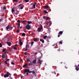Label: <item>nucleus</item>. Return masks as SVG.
I'll return each instance as SVG.
<instances>
[{"label":"nucleus","mask_w":79,"mask_h":79,"mask_svg":"<svg viewBox=\"0 0 79 79\" xmlns=\"http://www.w3.org/2000/svg\"><path fill=\"white\" fill-rule=\"evenodd\" d=\"M9 51H10V52H11V51H12V49L11 48H9Z\"/></svg>","instance_id":"31"},{"label":"nucleus","mask_w":79,"mask_h":79,"mask_svg":"<svg viewBox=\"0 0 79 79\" xmlns=\"http://www.w3.org/2000/svg\"><path fill=\"white\" fill-rule=\"evenodd\" d=\"M23 9V7L21 6V7H20V9L21 10H22V9Z\"/></svg>","instance_id":"44"},{"label":"nucleus","mask_w":79,"mask_h":79,"mask_svg":"<svg viewBox=\"0 0 79 79\" xmlns=\"http://www.w3.org/2000/svg\"><path fill=\"white\" fill-rule=\"evenodd\" d=\"M49 18V17H47L46 18V20L47 21L49 19H48Z\"/></svg>","instance_id":"28"},{"label":"nucleus","mask_w":79,"mask_h":79,"mask_svg":"<svg viewBox=\"0 0 79 79\" xmlns=\"http://www.w3.org/2000/svg\"><path fill=\"white\" fill-rule=\"evenodd\" d=\"M75 67H76L75 69L76 70V71H79V69L77 68V66H76V65L75 66Z\"/></svg>","instance_id":"13"},{"label":"nucleus","mask_w":79,"mask_h":79,"mask_svg":"<svg viewBox=\"0 0 79 79\" xmlns=\"http://www.w3.org/2000/svg\"><path fill=\"white\" fill-rule=\"evenodd\" d=\"M6 29L7 31H8V29H10V27H9V26L8 25L6 27Z\"/></svg>","instance_id":"11"},{"label":"nucleus","mask_w":79,"mask_h":79,"mask_svg":"<svg viewBox=\"0 0 79 79\" xmlns=\"http://www.w3.org/2000/svg\"><path fill=\"white\" fill-rule=\"evenodd\" d=\"M6 61H9L10 59H6Z\"/></svg>","instance_id":"41"},{"label":"nucleus","mask_w":79,"mask_h":79,"mask_svg":"<svg viewBox=\"0 0 79 79\" xmlns=\"http://www.w3.org/2000/svg\"><path fill=\"white\" fill-rule=\"evenodd\" d=\"M6 53H7L6 52H5L4 54H6Z\"/></svg>","instance_id":"61"},{"label":"nucleus","mask_w":79,"mask_h":79,"mask_svg":"<svg viewBox=\"0 0 79 79\" xmlns=\"http://www.w3.org/2000/svg\"><path fill=\"white\" fill-rule=\"evenodd\" d=\"M33 8H35V5H34L33 6Z\"/></svg>","instance_id":"35"},{"label":"nucleus","mask_w":79,"mask_h":79,"mask_svg":"<svg viewBox=\"0 0 79 79\" xmlns=\"http://www.w3.org/2000/svg\"><path fill=\"white\" fill-rule=\"evenodd\" d=\"M26 48H29V45L27 44L26 45Z\"/></svg>","instance_id":"21"},{"label":"nucleus","mask_w":79,"mask_h":79,"mask_svg":"<svg viewBox=\"0 0 79 79\" xmlns=\"http://www.w3.org/2000/svg\"><path fill=\"white\" fill-rule=\"evenodd\" d=\"M47 41L48 42H49V40H48V39L47 40Z\"/></svg>","instance_id":"49"},{"label":"nucleus","mask_w":79,"mask_h":79,"mask_svg":"<svg viewBox=\"0 0 79 79\" xmlns=\"http://www.w3.org/2000/svg\"><path fill=\"white\" fill-rule=\"evenodd\" d=\"M27 62H29L30 61V59H27Z\"/></svg>","instance_id":"23"},{"label":"nucleus","mask_w":79,"mask_h":79,"mask_svg":"<svg viewBox=\"0 0 79 79\" xmlns=\"http://www.w3.org/2000/svg\"><path fill=\"white\" fill-rule=\"evenodd\" d=\"M61 35L59 34V35L58 36V37H60V36Z\"/></svg>","instance_id":"50"},{"label":"nucleus","mask_w":79,"mask_h":79,"mask_svg":"<svg viewBox=\"0 0 79 79\" xmlns=\"http://www.w3.org/2000/svg\"><path fill=\"white\" fill-rule=\"evenodd\" d=\"M22 28H23V27L22 26L20 27V29H22Z\"/></svg>","instance_id":"47"},{"label":"nucleus","mask_w":79,"mask_h":79,"mask_svg":"<svg viewBox=\"0 0 79 79\" xmlns=\"http://www.w3.org/2000/svg\"><path fill=\"white\" fill-rule=\"evenodd\" d=\"M32 65H33V63L32 62V61H30V63L28 64V66H32Z\"/></svg>","instance_id":"9"},{"label":"nucleus","mask_w":79,"mask_h":79,"mask_svg":"<svg viewBox=\"0 0 79 79\" xmlns=\"http://www.w3.org/2000/svg\"><path fill=\"white\" fill-rule=\"evenodd\" d=\"M27 48H26V49H25V51L26 52H27Z\"/></svg>","instance_id":"51"},{"label":"nucleus","mask_w":79,"mask_h":79,"mask_svg":"<svg viewBox=\"0 0 79 79\" xmlns=\"http://www.w3.org/2000/svg\"><path fill=\"white\" fill-rule=\"evenodd\" d=\"M17 12L15 13L16 15H18V14H19V11H16Z\"/></svg>","instance_id":"26"},{"label":"nucleus","mask_w":79,"mask_h":79,"mask_svg":"<svg viewBox=\"0 0 79 79\" xmlns=\"http://www.w3.org/2000/svg\"><path fill=\"white\" fill-rule=\"evenodd\" d=\"M19 44L20 45H23V42H20V43H19Z\"/></svg>","instance_id":"24"},{"label":"nucleus","mask_w":79,"mask_h":79,"mask_svg":"<svg viewBox=\"0 0 79 79\" xmlns=\"http://www.w3.org/2000/svg\"><path fill=\"white\" fill-rule=\"evenodd\" d=\"M13 29V27H10V31H11Z\"/></svg>","instance_id":"40"},{"label":"nucleus","mask_w":79,"mask_h":79,"mask_svg":"<svg viewBox=\"0 0 79 79\" xmlns=\"http://www.w3.org/2000/svg\"><path fill=\"white\" fill-rule=\"evenodd\" d=\"M32 72L31 71H29V72H28L29 73H31Z\"/></svg>","instance_id":"48"},{"label":"nucleus","mask_w":79,"mask_h":79,"mask_svg":"<svg viewBox=\"0 0 79 79\" xmlns=\"http://www.w3.org/2000/svg\"><path fill=\"white\" fill-rule=\"evenodd\" d=\"M35 55H37V53L36 52L35 53Z\"/></svg>","instance_id":"62"},{"label":"nucleus","mask_w":79,"mask_h":79,"mask_svg":"<svg viewBox=\"0 0 79 79\" xmlns=\"http://www.w3.org/2000/svg\"><path fill=\"white\" fill-rule=\"evenodd\" d=\"M47 35L44 36L43 38L44 39H46V38H47Z\"/></svg>","instance_id":"22"},{"label":"nucleus","mask_w":79,"mask_h":79,"mask_svg":"<svg viewBox=\"0 0 79 79\" xmlns=\"http://www.w3.org/2000/svg\"><path fill=\"white\" fill-rule=\"evenodd\" d=\"M14 50H17V48H16L15 47H14Z\"/></svg>","instance_id":"39"},{"label":"nucleus","mask_w":79,"mask_h":79,"mask_svg":"<svg viewBox=\"0 0 79 79\" xmlns=\"http://www.w3.org/2000/svg\"><path fill=\"white\" fill-rule=\"evenodd\" d=\"M65 68H66V69H67L68 68V67L66 66H65Z\"/></svg>","instance_id":"58"},{"label":"nucleus","mask_w":79,"mask_h":79,"mask_svg":"<svg viewBox=\"0 0 79 79\" xmlns=\"http://www.w3.org/2000/svg\"><path fill=\"white\" fill-rule=\"evenodd\" d=\"M4 63H5V64H8L7 61H6V60H5V62H4Z\"/></svg>","instance_id":"33"},{"label":"nucleus","mask_w":79,"mask_h":79,"mask_svg":"<svg viewBox=\"0 0 79 79\" xmlns=\"http://www.w3.org/2000/svg\"><path fill=\"white\" fill-rule=\"evenodd\" d=\"M22 36H23V37H24V36H25V35H26V34H25V33H22Z\"/></svg>","instance_id":"17"},{"label":"nucleus","mask_w":79,"mask_h":79,"mask_svg":"<svg viewBox=\"0 0 79 79\" xmlns=\"http://www.w3.org/2000/svg\"><path fill=\"white\" fill-rule=\"evenodd\" d=\"M44 8H46L47 9H48V6H44Z\"/></svg>","instance_id":"12"},{"label":"nucleus","mask_w":79,"mask_h":79,"mask_svg":"<svg viewBox=\"0 0 79 79\" xmlns=\"http://www.w3.org/2000/svg\"><path fill=\"white\" fill-rule=\"evenodd\" d=\"M48 23H52V21L51 20H49L48 21Z\"/></svg>","instance_id":"32"},{"label":"nucleus","mask_w":79,"mask_h":79,"mask_svg":"<svg viewBox=\"0 0 79 79\" xmlns=\"http://www.w3.org/2000/svg\"><path fill=\"white\" fill-rule=\"evenodd\" d=\"M10 79H12V77H10Z\"/></svg>","instance_id":"56"},{"label":"nucleus","mask_w":79,"mask_h":79,"mask_svg":"<svg viewBox=\"0 0 79 79\" xmlns=\"http://www.w3.org/2000/svg\"><path fill=\"white\" fill-rule=\"evenodd\" d=\"M2 47V43H0V47Z\"/></svg>","instance_id":"36"},{"label":"nucleus","mask_w":79,"mask_h":79,"mask_svg":"<svg viewBox=\"0 0 79 79\" xmlns=\"http://www.w3.org/2000/svg\"><path fill=\"white\" fill-rule=\"evenodd\" d=\"M33 44H34V42H32L31 43V45H33Z\"/></svg>","instance_id":"43"},{"label":"nucleus","mask_w":79,"mask_h":79,"mask_svg":"<svg viewBox=\"0 0 79 79\" xmlns=\"http://www.w3.org/2000/svg\"><path fill=\"white\" fill-rule=\"evenodd\" d=\"M32 73L33 74H35V72L34 71H32Z\"/></svg>","instance_id":"27"},{"label":"nucleus","mask_w":79,"mask_h":79,"mask_svg":"<svg viewBox=\"0 0 79 79\" xmlns=\"http://www.w3.org/2000/svg\"><path fill=\"white\" fill-rule=\"evenodd\" d=\"M34 5H36V4H37V2H35L34 3Z\"/></svg>","instance_id":"54"},{"label":"nucleus","mask_w":79,"mask_h":79,"mask_svg":"<svg viewBox=\"0 0 79 79\" xmlns=\"http://www.w3.org/2000/svg\"><path fill=\"white\" fill-rule=\"evenodd\" d=\"M19 42H21V39L19 40Z\"/></svg>","instance_id":"53"},{"label":"nucleus","mask_w":79,"mask_h":79,"mask_svg":"<svg viewBox=\"0 0 79 79\" xmlns=\"http://www.w3.org/2000/svg\"><path fill=\"white\" fill-rule=\"evenodd\" d=\"M42 61L40 60V59H38V63H39L40 64H42Z\"/></svg>","instance_id":"7"},{"label":"nucleus","mask_w":79,"mask_h":79,"mask_svg":"<svg viewBox=\"0 0 79 79\" xmlns=\"http://www.w3.org/2000/svg\"><path fill=\"white\" fill-rule=\"evenodd\" d=\"M11 11H12V13L13 14V12H15V10H14V9H12Z\"/></svg>","instance_id":"19"},{"label":"nucleus","mask_w":79,"mask_h":79,"mask_svg":"<svg viewBox=\"0 0 79 79\" xmlns=\"http://www.w3.org/2000/svg\"><path fill=\"white\" fill-rule=\"evenodd\" d=\"M2 52H5V50H2Z\"/></svg>","instance_id":"52"},{"label":"nucleus","mask_w":79,"mask_h":79,"mask_svg":"<svg viewBox=\"0 0 79 79\" xmlns=\"http://www.w3.org/2000/svg\"><path fill=\"white\" fill-rule=\"evenodd\" d=\"M34 42H37V38H34Z\"/></svg>","instance_id":"18"},{"label":"nucleus","mask_w":79,"mask_h":79,"mask_svg":"<svg viewBox=\"0 0 79 79\" xmlns=\"http://www.w3.org/2000/svg\"><path fill=\"white\" fill-rule=\"evenodd\" d=\"M5 9H6V7H4L3 8V10H5Z\"/></svg>","instance_id":"46"},{"label":"nucleus","mask_w":79,"mask_h":79,"mask_svg":"<svg viewBox=\"0 0 79 79\" xmlns=\"http://www.w3.org/2000/svg\"><path fill=\"white\" fill-rule=\"evenodd\" d=\"M62 63H63V62H62L60 63V64H62Z\"/></svg>","instance_id":"63"},{"label":"nucleus","mask_w":79,"mask_h":79,"mask_svg":"<svg viewBox=\"0 0 79 79\" xmlns=\"http://www.w3.org/2000/svg\"><path fill=\"white\" fill-rule=\"evenodd\" d=\"M21 5H22V4H20L19 5V6H21Z\"/></svg>","instance_id":"45"},{"label":"nucleus","mask_w":79,"mask_h":79,"mask_svg":"<svg viewBox=\"0 0 79 79\" xmlns=\"http://www.w3.org/2000/svg\"><path fill=\"white\" fill-rule=\"evenodd\" d=\"M24 32H26V30H23Z\"/></svg>","instance_id":"55"},{"label":"nucleus","mask_w":79,"mask_h":79,"mask_svg":"<svg viewBox=\"0 0 79 79\" xmlns=\"http://www.w3.org/2000/svg\"><path fill=\"white\" fill-rule=\"evenodd\" d=\"M28 73H26V75H27V76H28Z\"/></svg>","instance_id":"59"},{"label":"nucleus","mask_w":79,"mask_h":79,"mask_svg":"<svg viewBox=\"0 0 79 79\" xmlns=\"http://www.w3.org/2000/svg\"><path fill=\"white\" fill-rule=\"evenodd\" d=\"M2 58H5V55L4 54L3 55H2Z\"/></svg>","instance_id":"16"},{"label":"nucleus","mask_w":79,"mask_h":79,"mask_svg":"<svg viewBox=\"0 0 79 79\" xmlns=\"http://www.w3.org/2000/svg\"><path fill=\"white\" fill-rule=\"evenodd\" d=\"M24 1L25 2H29V0H24Z\"/></svg>","instance_id":"29"},{"label":"nucleus","mask_w":79,"mask_h":79,"mask_svg":"<svg viewBox=\"0 0 79 79\" xmlns=\"http://www.w3.org/2000/svg\"><path fill=\"white\" fill-rule=\"evenodd\" d=\"M44 13H48V12H47V11L46 10H44Z\"/></svg>","instance_id":"25"},{"label":"nucleus","mask_w":79,"mask_h":79,"mask_svg":"<svg viewBox=\"0 0 79 79\" xmlns=\"http://www.w3.org/2000/svg\"><path fill=\"white\" fill-rule=\"evenodd\" d=\"M17 23H18L17 24V28H19V26H20V23H23L24 25H26V24L25 23H24V21H20V20H18L17 21Z\"/></svg>","instance_id":"1"},{"label":"nucleus","mask_w":79,"mask_h":79,"mask_svg":"<svg viewBox=\"0 0 79 79\" xmlns=\"http://www.w3.org/2000/svg\"><path fill=\"white\" fill-rule=\"evenodd\" d=\"M62 34H63V31H60L58 33V34H59V35H61Z\"/></svg>","instance_id":"10"},{"label":"nucleus","mask_w":79,"mask_h":79,"mask_svg":"<svg viewBox=\"0 0 79 79\" xmlns=\"http://www.w3.org/2000/svg\"><path fill=\"white\" fill-rule=\"evenodd\" d=\"M24 54L25 55H27V52H25L24 53Z\"/></svg>","instance_id":"42"},{"label":"nucleus","mask_w":79,"mask_h":79,"mask_svg":"<svg viewBox=\"0 0 79 79\" xmlns=\"http://www.w3.org/2000/svg\"><path fill=\"white\" fill-rule=\"evenodd\" d=\"M21 78H23V76H21Z\"/></svg>","instance_id":"64"},{"label":"nucleus","mask_w":79,"mask_h":79,"mask_svg":"<svg viewBox=\"0 0 79 79\" xmlns=\"http://www.w3.org/2000/svg\"><path fill=\"white\" fill-rule=\"evenodd\" d=\"M40 42H42V43H44V40L42 39H40Z\"/></svg>","instance_id":"15"},{"label":"nucleus","mask_w":79,"mask_h":79,"mask_svg":"<svg viewBox=\"0 0 79 79\" xmlns=\"http://www.w3.org/2000/svg\"><path fill=\"white\" fill-rule=\"evenodd\" d=\"M59 44H63V42H62V41H60L59 42Z\"/></svg>","instance_id":"34"},{"label":"nucleus","mask_w":79,"mask_h":79,"mask_svg":"<svg viewBox=\"0 0 79 79\" xmlns=\"http://www.w3.org/2000/svg\"><path fill=\"white\" fill-rule=\"evenodd\" d=\"M32 63H34V64H35V63H36V60H33V61H32Z\"/></svg>","instance_id":"14"},{"label":"nucleus","mask_w":79,"mask_h":79,"mask_svg":"<svg viewBox=\"0 0 79 79\" xmlns=\"http://www.w3.org/2000/svg\"><path fill=\"white\" fill-rule=\"evenodd\" d=\"M13 1H14L15 2H16V3L18 2V0H13Z\"/></svg>","instance_id":"30"},{"label":"nucleus","mask_w":79,"mask_h":79,"mask_svg":"<svg viewBox=\"0 0 79 79\" xmlns=\"http://www.w3.org/2000/svg\"><path fill=\"white\" fill-rule=\"evenodd\" d=\"M2 21V19H0V22H1Z\"/></svg>","instance_id":"60"},{"label":"nucleus","mask_w":79,"mask_h":79,"mask_svg":"<svg viewBox=\"0 0 79 79\" xmlns=\"http://www.w3.org/2000/svg\"><path fill=\"white\" fill-rule=\"evenodd\" d=\"M55 45H56V46H58V44H57V43H56Z\"/></svg>","instance_id":"57"},{"label":"nucleus","mask_w":79,"mask_h":79,"mask_svg":"<svg viewBox=\"0 0 79 79\" xmlns=\"http://www.w3.org/2000/svg\"><path fill=\"white\" fill-rule=\"evenodd\" d=\"M29 69H26L24 71V73H29Z\"/></svg>","instance_id":"5"},{"label":"nucleus","mask_w":79,"mask_h":79,"mask_svg":"<svg viewBox=\"0 0 79 79\" xmlns=\"http://www.w3.org/2000/svg\"><path fill=\"white\" fill-rule=\"evenodd\" d=\"M27 23H28V24H31V23H32V22L30 21H28Z\"/></svg>","instance_id":"20"},{"label":"nucleus","mask_w":79,"mask_h":79,"mask_svg":"<svg viewBox=\"0 0 79 79\" xmlns=\"http://www.w3.org/2000/svg\"><path fill=\"white\" fill-rule=\"evenodd\" d=\"M26 28L27 30H29V29H31V27L30 26V25H29L27 24V25L26 26Z\"/></svg>","instance_id":"3"},{"label":"nucleus","mask_w":79,"mask_h":79,"mask_svg":"<svg viewBox=\"0 0 79 79\" xmlns=\"http://www.w3.org/2000/svg\"><path fill=\"white\" fill-rule=\"evenodd\" d=\"M42 29V25H41L40 27H39L37 29V31L38 32H40L41 29Z\"/></svg>","instance_id":"4"},{"label":"nucleus","mask_w":79,"mask_h":79,"mask_svg":"<svg viewBox=\"0 0 79 79\" xmlns=\"http://www.w3.org/2000/svg\"><path fill=\"white\" fill-rule=\"evenodd\" d=\"M6 74H6L4 76V77H9V76H10V73H9L8 72H7Z\"/></svg>","instance_id":"2"},{"label":"nucleus","mask_w":79,"mask_h":79,"mask_svg":"<svg viewBox=\"0 0 79 79\" xmlns=\"http://www.w3.org/2000/svg\"><path fill=\"white\" fill-rule=\"evenodd\" d=\"M27 64L25 63L23 65V68H25V67H27Z\"/></svg>","instance_id":"6"},{"label":"nucleus","mask_w":79,"mask_h":79,"mask_svg":"<svg viewBox=\"0 0 79 79\" xmlns=\"http://www.w3.org/2000/svg\"><path fill=\"white\" fill-rule=\"evenodd\" d=\"M11 64L13 65H14L15 64V63H13V62H11Z\"/></svg>","instance_id":"38"},{"label":"nucleus","mask_w":79,"mask_h":79,"mask_svg":"<svg viewBox=\"0 0 79 79\" xmlns=\"http://www.w3.org/2000/svg\"><path fill=\"white\" fill-rule=\"evenodd\" d=\"M19 32V30H17V31H16V32L17 33H18V32Z\"/></svg>","instance_id":"37"},{"label":"nucleus","mask_w":79,"mask_h":79,"mask_svg":"<svg viewBox=\"0 0 79 79\" xmlns=\"http://www.w3.org/2000/svg\"><path fill=\"white\" fill-rule=\"evenodd\" d=\"M6 44H8V46H10L11 43V42H7Z\"/></svg>","instance_id":"8"}]
</instances>
